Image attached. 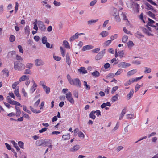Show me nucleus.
<instances>
[{
  "label": "nucleus",
  "instance_id": "obj_1",
  "mask_svg": "<svg viewBox=\"0 0 158 158\" xmlns=\"http://www.w3.org/2000/svg\"><path fill=\"white\" fill-rule=\"evenodd\" d=\"M16 62L14 63V68L15 70L18 71H21L25 69L24 65L21 63L16 64Z\"/></svg>",
  "mask_w": 158,
  "mask_h": 158
},
{
  "label": "nucleus",
  "instance_id": "obj_2",
  "mask_svg": "<svg viewBox=\"0 0 158 158\" xmlns=\"http://www.w3.org/2000/svg\"><path fill=\"white\" fill-rule=\"evenodd\" d=\"M70 84L72 85H75L79 87H80L81 85V82L78 78L73 79Z\"/></svg>",
  "mask_w": 158,
  "mask_h": 158
},
{
  "label": "nucleus",
  "instance_id": "obj_3",
  "mask_svg": "<svg viewBox=\"0 0 158 158\" xmlns=\"http://www.w3.org/2000/svg\"><path fill=\"white\" fill-rule=\"evenodd\" d=\"M66 97L67 100L71 103L73 104L74 103V100L72 97V94L71 92H69L66 94Z\"/></svg>",
  "mask_w": 158,
  "mask_h": 158
},
{
  "label": "nucleus",
  "instance_id": "obj_4",
  "mask_svg": "<svg viewBox=\"0 0 158 158\" xmlns=\"http://www.w3.org/2000/svg\"><path fill=\"white\" fill-rule=\"evenodd\" d=\"M37 24L39 26L40 29L42 31H44L46 30V27L43 22L39 20L37 22Z\"/></svg>",
  "mask_w": 158,
  "mask_h": 158
},
{
  "label": "nucleus",
  "instance_id": "obj_5",
  "mask_svg": "<svg viewBox=\"0 0 158 158\" xmlns=\"http://www.w3.org/2000/svg\"><path fill=\"white\" fill-rule=\"evenodd\" d=\"M105 52V49H104L98 53L95 57V59L97 60H98L101 59L103 57Z\"/></svg>",
  "mask_w": 158,
  "mask_h": 158
},
{
  "label": "nucleus",
  "instance_id": "obj_6",
  "mask_svg": "<svg viewBox=\"0 0 158 158\" xmlns=\"http://www.w3.org/2000/svg\"><path fill=\"white\" fill-rule=\"evenodd\" d=\"M35 64L36 66L43 65L44 64V62L40 59H37L35 60Z\"/></svg>",
  "mask_w": 158,
  "mask_h": 158
},
{
  "label": "nucleus",
  "instance_id": "obj_7",
  "mask_svg": "<svg viewBox=\"0 0 158 158\" xmlns=\"http://www.w3.org/2000/svg\"><path fill=\"white\" fill-rule=\"evenodd\" d=\"M130 64L125 62H121L119 64V66L120 67L123 68H126L130 66Z\"/></svg>",
  "mask_w": 158,
  "mask_h": 158
},
{
  "label": "nucleus",
  "instance_id": "obj_8",
  "mask_svg": "<svg viewBox=\"0 0 158 158\" xmlns=\"http://www.w3.org/2000/svg\"><path fill=\"white\" fill-rule=\"evenodd\" d=\"M16 52L15 51L10 52L8 53L7 56L8 58H13L16 55Z\"/></svg>",
  "mask_w": 158,
  "mask_h": 158
},
{
  "label": "nucleus",
  "instance_id": "obj_9",
  "mask_svg": "<svg viewBox=\"0 0 158 158\" xmlns=\"http://www.w3.org/2000/svg\"><path fill=\"white\" fill-rule=\"evenodd\" d=\"M94 48V47L90 45H88L83 47L82 50L83 51H85L86 50H89L92 49Z\"/></svg>",
  "mask_w": 158,
  "mask_h": 158
},
{
  "label": "nucleus",
  "instance_id": "obj_10",
  "mask_svg": "<svg viewBox=\"0 0 158 158\" xmlns=\"http://www.w3.org/2000/svg\"><path fill=\"white\" fill-rule=\"evenodd\" d=\"M78 70L80 73H81L82 74H86L87 73L85 68L84 67H81Z\"/></svg>",
  "mask_w": 158,
  "mask_h": 158
},
{
  "label": "nucleus",
  "instance_id": "obj_11",
  "mask_svg": "<svg viewBox=\"0 0 158 158\" xmlns=\"http://www.w3.org/2000/svg\"><path fill=\"white\" fill-rule=\"evenodd\" d=\"M137 72V69H133L129 71H128L127 73V75L128 76H130L135 74V73H136Z\"/></svg>",
  "mask_w": 158,
  "mask_h": 158
},
{
  "label": "nucleus",
  "instance_id": "obj_12",
  "mask_svg": "<svg viewBox=\"0 0 158 158\" xmlns=\"http://www.w3.org/2000/svg\"><path fill=\"white\" fill-rule=\"evenodd\" d=\"M142 31L144 33L147 34L148 36H153V35L151 33V31H148V30L146 28H142Z\"/></svg>",
  "mask_w": 158,
  "mask_h": 158
},
{
  "label": "nucleus",
  "instance_id": "obj_13",
  "mask_svg": "<svg viewBox=\"0 0 158 158\" xmlns=\"http://www.w3.org/2000/svg\"><path fill=\"white\" fill-rule=\"evenodd\" d=\"M15 108L16 110V113L15 114V116H16L17 117H18L20 116L21 114V111L19 108V107H18L15 106Z\"/></svg>",
  "mask_w": 158,
  "mask_h": 158
},
{
  "label": "nucleus",
  "instance_id": "obj_14",
  "mask_svg": "<svg viewBox=\"0 0 158 158\" xmlns=\"http://www.w3.org/2000/svg\"><path fill=\"white\" fill-rule=\"evenodd\" d=\"M134 93V90L133 89H131L129 93L127 95V100H129L132 96Z\"/></svg>",
  "mask_w": 158,
  "mask_h": 158
},
{
  "label": "nucleus",
  "instance_id": "obj_15",
  "mask_svg": "<svg viewBox=\"0 0 158 158\" xmlns=\"http://www.w3.org/2000/svg\"><path fill=\"white\" fill-rule=\"evenodd\" d=\"M78 38V33H76L75 34L71 36L69 39V40L70 41H74L75 39H77Z\"/></svg>",
  "mask_w": 158,
  "mask_h": 158
},
{
  "label": "nucleus",
  "instance_id": "obj_16",
  "mask_svg": "<svg viewBox=\"0 0 158 158\" xmlns=\"http://www.w3.org/2000/svg\"><path fill=\"white\" fill-rule=\"evenodd\" d=\"M29 79V78L26 75H23L20 77L19 81L20 83V82L23 81L25 80H28Z\"/></svg>",
  "mask_w": 158,
  "mask_h": 158
},
{
  "label": "nucleus",
  "instance_id": "obj_17",
  "mask_svg": "<svg viewBox=\"0 0 158 158\" xmlns=\"http://www.w3.org/2000/svg\"><path fill=\"white\" fill-rule=\"evenodd\" d=\"M66 61L67 64L70 66L71 64V61L70 59L69 54L68 53L66 55Z\"/></svg>",
  "mask_w": 158,
  "mask_h": 158
},
{
  "label": "nucleus",
  "instance_id": "obj_18",
  "mask_svg": "<svg viewBox=\"0 0 158 158\" xmlns=\"http://www.w3.org/2000/svg\"><path fill=\"white\" fill-rule=\"evenodd\" d=\"M37 85L36 84H33L32 86L31 87L30 91L31 93H32L36 90Z\"/></svg>",
  "mask_w": 158,
  "mask_h": 158
},
{
  "label": "nucleus",
  "instance_id": "obj_19",
  "mask_svg": "<svg viewBox=\"0 0 158 158\" xmlns=\"http://www.w3.org/2000/svg\"><path fill=\"white\" fill-rule=\"evenodd\" d=\"M126 108H124L123 109L120 114V115L119 117V119L121 120L123 118L124 116V114H125L126 111Z\"/></svg>",
  "mask_w": 158,
  "mask_h": 158
},
{
  "label": "nucleus",
  "instance_id": "obj_20",
  "mask_svg": "<svg viewBox=\"0 0 158 158\" xmlns=\"http://www.w3.org/2000/svg\"><path fill=\"white\" fill-rule=\"evenodd\" d=\"M98 21V19H92L87 21V23L89 25H91L96 23Z\"/></svg>",
  "mask_w": 158,
  "mask_h": 158
},
{
  "label": "nucleus",
  "instance_id": "obj_21",
  "mask_svg": "<svg viewBox=\"0 0 158 158\" xmlns=\"http://www.w3.org/2000/svg\"><path fill=\"white\" fill-rule=\"evenodd\" d=\"M63 44L65 48L68 49H70V47L68 42L66 40H64L63 42Z\"/></svg>",
  "mask_w": 158,
  "mask_h": 158
},
{
  "label": "nucleus",
  "instance_id": "obj_22",
  "mask_svg": "<svg viewBox=\"0 0 158 158\" xmlns=\"http://www.w3.org/2000/svg\"><path fill=\"white\" fill-rule=\"evenodd\" d=\"M118 96L119 95L118 94H117L113 96L111 98V101L113 102L117 101L118 99Z\"/></svg>",
  "mask_w": 158,
  "mask_h": 158
},
{
  "label": "nucleus",
  "instance_id": "obj_23",
  "mask_svg": "<svg viewBox=\"0 0 158 158\" xmlns=\"http://www.w3.org/2000/svg\"><path fill=\"white\" fill-rule=\"evenodd\" d=\"M92 75L96 77H98L100 76L99 73L97 71H95L91 73Z\"/></svg>",
  "mask_w": 158,
  "mask_h": 158
},
{
  "label": "nucleus",
  "instance_id": "obj_24",
  "mask_svg": "<svg viewBox=\"0 0 158 158\" xmlns=\"http://www.w3.org/2000/svg\"><path fill=\"white\" fill-rule=\"evenodd\" d=\"M30 108L31 110L33 113H39L41 112V111L33 108L32 106H30Z\"/></svg>",
  "mask_w": 158,
  "mask_h": 158
},
{
  "label": "nucleus",
  "instance_id": "obj_25",
  "mask_svg": "<svg viewBox=\"0 0 158 158\" xmlns=\"http://www.w3.org/2000/svg\"><path fill=\"white\" fill-rule=\"evenodd\" d=\"M84 86H85V89L86 90H89L90 89V85L87 84V82L86 81H84Z\"/></svg>",
  "mask_w": 158,
  "mask_h": 158
},
{
  "label": "nucleus",
  "instance_id": "obj_26",
  "mask_svg": "<svg viewBox=\"0 0 158 158\" xmlns=\"http://www.w3.org/2000/svg\"><path fill=\"white\" fill-rule=\"evenodd\" d=\"M108 32L106 31H104L100 33V35L102 37H105L108 35Z\"/></svg>",
  "mask_w": 158,
  "mask_h": 158
},
{
  "label": "nucleus",
  "instance_id": "obj_27",
  "mask_svg": "<svg viewBox=\"0 0 158 158\" xmlns=\"http://www.w3.org/2000/svg\"><path fill=\"white\" fill-rule=\"evenodd\" d=\"M80 148L79 146L76 145L74 146L73 148L71 149V151L72 152L78 150Z\"/></svg>",
  "mask_w": 158,
  "mask_h": 158
},
{
  "label": "nucleus",
  "instance_id": "obj_28",
  "mask_svg": "<svg viewBox=\"0 0 158 158\" xmlns=\"http://www.w3.org/2000/svg\"><path fill=\"white\" fill-rule=\"evenodd\" d=\"M3 74L5 75L6 77L9 76V71L6 68H4L2 71Z\"/></svg>",
  "mask_w": 158,
  "mask_h": 158
},
{
  "label": "nucleus",
  "instance_id": "obj_29",
  "mask_svg": "<svg viewBox=\"0 0 158 158\" xmlns=\"http://www.w3.org/2000/svg\"><path fill=\"white\" fill-rule=\"evenodd\" d=\"M11 142L17 151H19L20 150L19 148L17 146V143H16L15 141H11Z\"/></svg>",
  "mask_w": 158,
  "mask_h": 158
},
{
  "label": "nucleus",
  "instance_id": "obj_30",
  "mask_svg": "<svg viewBox=\"0 0 158 158\" xmlns=\"http://www.w3.org/2000/svg\"><path fill=\"white\" fill-rule=\"evenodd\" d=\"M95 114V112H94V111H92L89 114V117L90 118L93 119H94L95 118L96 116L94 114Z\"/></svg>",
  "mask_w": 158,
  "mask_h": 158
},
{
  "label": "nucleus",
  "instance_id": "obj_31",
  "mask_svg": "<svg viewBox=\"0 0 158 158\" xmlns=\"http://www.w3.org/2000/svg\"><path fill=\"white\" fill-rule=\"evenodd\" d=\"M121 15L123 17V20H127L128 23H129V21L128 20L127 17L126 16V14L122 12L121 14Z\"/></svg>",
  "mask_w": 158,
  "mask_h": 158
},
{
  "label": "nucleus",
  "instance_id": "obj_32",
  "mask_svg": "<svg viewBox=\"0 0 158 158\" xmlns=\"http://www.w3.org/2000/svg\"><path fill=\"white\" fill-rule=\"evenodd\" d=\"M113 12L114 14H113V15L114 17L118 16L119 15L118 12L117 10L116 9L114 8L113 9Z\"/></svg>",
  "mask_w": 158,
  "mask_h": 158
},
{
  "label": "nucleus",
  "instance_id": "obj_33",
  "mask_svg": "<svg viewBox=\"0 0 158 158\" xmlns=\"http://www.w3.org/2000/svg\"><path fill=\"white\" fill-rule=\"evenodd\" d=\"M148 20L149 22H148L147 25L148 26H152V24L154 23H155V22L154 21L151 19H150L148 18Z\"/></svg>",
  "mask_w": 158,
  "mask_h": 158
},
{
  "label": "nucleus",
  "instance_id": "obj_34",
  "mask_svg": "<svg viewBox=\"0 0 158 158\" xmlns=\"http://www.w3.org/2000/svg\"><path fill=\"white\" fill-rule=\"evenodd\" d=\"M60 50L61 55L63 57H64L65 56V50L62 47H60Z\"/></svg>",
  "mask_w": 158,
  "mask_h": 158
},
{
  "label": "nucleus",
  "instance_id": "obj_35",
  "mask_svg": "<svg viewBox=\"0 0 158 158\" xmlns=\"http://www.w3.org/2000/svg\"><path fill=\"white\" fill-rule=\"evenodd\" d=\"M47 38L44 36L42 38V42L43 44H45L47 42Z\"/></svg>",
  "mask_w": 158,
  "mask_h": 158
},
{
  "label": "nucleus",
  "instance_id": "obj_36",
  "mask_svg": "<svg viewBox=\"0 0 158 158\" xmlns=\"http://www.w3.org/2000/svg\"><path fill=\"white\" fill-rule=\"evenodd\" d=\"M128 39V37L127 36L125 35L123 36L122 39V41L123 42L126 43L127 42Z\"/></svg>",
  "mask_w": 158,
  "mask_h": 158
},
{
  "label": "nucleus",
  "instance_id": "obj_37",
  "mask_svg": "<svg viewBox=\"0 0 158 158\" xmlns=\"http://www.w3.org/2000/svg\"><path fill=\"white\" fill-rule=\"evenodd\" d=\"M43 88L45 89L46 93L47 94H49L50 92V88L49 87H47L46 86L45 87V88Z\"/></svg>",
  "mask_w": 158,
  "mask_h": 158
},
{
  "label": "nucleus",
  "instance_id": "obj_38",
  "mask_svg": "<svg viewBox=\"0 0 158 158\" xmlns=\"http://www.w3.org/2000/svg\"><path fill=\"white\" fill-rule=\"evenodd\" d=\"M145 70L144 71V72L145 73H149L151 72V69L150 68L145 67Z\"/></svg>",
  "mask_w": 158,
  "mask_h": 158
},
{
  "label": "nucleus",
  "instance_id": "obj_39",
  "mask_svg": "<svg viewBox=\"0 0 158 158\" xmlns=\"http://www.w3.org/2000/svg\"><path fill=\"white\" fill-rule=\"evenodd\" d=\"M23 110L25 111L28 113L31 114V111L27 109V107L26 106L23 105Z\"/></svg>",
  "mask_w": 158,
  "mask_h": 158
},
{
  "label": "nucleus",
  "instance_id": "obj_40",
  "mask_svg": "<svg viewBox=\"0 0 158 158\" xmlns=\"http://www.w3.org/2000/svg\"><path fill=\"white\" fill-rule=\"evenodd\" d=\"M146 6L147 7H146V9H148V10H151L153 9V7L152 6H151L150 4H149L148 3H147L146 4Z\"/></svg>",
  "mask_w": 158,
  "mask_h": 158
},
{
  "label": "nucleus",
  "instance_id": "obj_41",
  "mask_svg": "<svg viewBox=\"0 0 158 158\" xmlns=\"http://www.w3.org/2000/svg\"><path fill=\"white\" fill-rule=\"evenodd\" d=\"M127 46L129 48H131L134 46V44L131 41H129L127 43Z\"/></svg>",
  "mask_w": 158,
  "mask_h": 158
},
{
  "label": "nucleus",
  "instance_id": "obj_42",
  "mask_svg": "<svg viewBox=\"0 0 158 158\" xmlns=\"http://www.w3.org/2000/svg\"><path fill=\"white\" fill-rule=\"evenodd\" d=\"M33 65V64L28 63L26 64V67L28 69H31Z\"/></svg>",
  "mask_w": 158,
  "mask_h": 158
},
{
  "label": "nucleus",
  "instance_id": "obj_43",
  "mask_svg": "<svg viewBox=\"0 0 158 158\" xmlns=\"http://www.w3.org/2000/svg\"><path fill=\"white\" fill-rule=\"evenodd\" d=\"M115 74L113 73H109L107 76V77L110 78H113L115 77Z\"/></svg>",
  "mask_w": 158,
  "mask_h": 158
},
{
  "label": "nucleus",
  "instance_id": "obj_44",
  "mask_svg": "<svg viewBox=\"0 0 158 158\" xmlns=\"http://www.w3.org/2000/svg\"><path fill=\"white\" fill-rule=\"evenodd\" d=\"M25 32L26 34H29L30 32L29 27L28 26H26L24 28Z\"/></svg>",
  "mask_w": 158,
  "mask_h": 158
},
{
  "label": "nucleus",
  "instance_id": "obj_45",
  "mask_svg": "<svg viewBox=\"0 0 158 158\" xmlns=\"http://www.w3.org/2000/svg\"><path fill=\"white\" fill-rule=\"evenodd\" d=\"M133 83L132 80L131 79H129V81H127L125 84L124 85L126 86H127L130 85L131 83Z\"/></svg>",
  "mask_w": 158,
  "mask_h": 158
},
{
  "label": "nucleus",
  "instance_id": "obj_46",
  "mask_svg": "<svg viewBox=\"0 0 158 158\" xmlns=\"http://www.w3.org/2000/svg\"><path fill=\"white\" fill-rule=\"evenodd\" d=\"M19 146L22 149H24V143L22 141H19L18 143Z\"/></svg>",
  "mask_w": 158,
  "mask_h": 158
},
{
  "label": "nucleus",
  "instance_id": "obj_47",
  "mask_svg": "<svg viewBox=\"0 0 158 158\" xmlns=\"http://www.w3.org/2000/svg\"><path fill=\"white\" fill-rule=\"evenodd\" d=\"M19 81H17V82H15L12 85V88L13 89H16L15 88L16 86L19 84Z\"/></svg>",
  "mask_w": 158,
  "mask_h": 158
},
{
  "label": "nucleus",
  "instance_id": "obj_48",
  "mask_svg": "<svg viewBox=\"0 0 158 158\" xmlns=\"http://www.w3.org/2000/svg\"><path fill=\"white\" fill-rule=\"evenodd\" d=\"M53 4L56 6H58L61 5V3L60 2H57L56 0L54 1Z\"/></svg>",
  "mask_w": 158,
  "mask_h": 158
},
{
  "label": "nucleus",
  "instance_id": "obj_49",
  "mask_svg": "<svg viewBox=\"0 0 158 158\" xmlns=\"http://www.w3.org/2000/svg\"><path fill=\"white\" fill-rule=\"evenodd\" d=\"M147 14L153 18H154L155 16V15L151 12L150 11L147 12Z\"/></svg>",
  "mask_w": 158,
  "mask_h": 158
},
{
  "label": "nucleus",
  "instance_id": "obj_50",
  "mask_svg": "<svg viewBox=\"0 0 158 158\" xmlns=\"http://www.w3.org/2000/svg\"><path fill=\"white\" fill-rule=\"evenodd\" d=\"M9 40L11 42H14L15 40V36L13 35H11L10 37Z\"/></svg>",
  "mask_w": 158,
  "mask_h": 158
},
{
  "label": "nucleus",
  "instance_id": "obj_51",
  "mask_svg": "<svg viewBox=\"0 0 158 158\" xmlns=\"http://www.w3.org/2000/svg\"><path fill=\"white\" fill-rule=\"evenodd\" d=\"M123 72V70L122 69H119L115 73V75L118 76L120 75Z\"/></svg>",
  "mask_w": 158,
  "mask_h": 158
},
{
  "label": "nucleus",
  "instance_id": "obj_52",
  "mask_svg": "<svg viewBox=\"0 0 158 158\" xmlns=\"http://www.w3.org/2000/svg\"><path fill=\"white\" fill-rule=\"evenodd\" d=\"M111 42L110 40L106 41L104 43V45L106 46H108Z\"/></svg>",
  "mask_w": 158,
  "mask_h": 158
},
{
  "label": "nucleus",
  "instance_id": "obj_53",
  "mask_svg": "<svg viewBox=\"0 0 158 158\" xmlns=\"http://www.w3.org/2000/svg\"><path fill=\"white\" fill-rule=\"evenodd\" d=\"M118 56L120 58H122L124 55V52L123 51H119L118 52Z\"/></svg>",
  "mask_w": 158,
  "mask_h": 158
},
{
  "label": "nucleus",
  "instance_id": "obj_54",
  "mask_svg": "<svg viewBox=\"0 0 158 158\" xmlns=\"http://www.w3.org/2000/svg\"><path fill=\"white\" fill-rule=\"evenodd\" d=\"M118 37V35L117 34H114L111 36L110 39L111 40H113L116 39Z\"/></svg>",
  "mask_w": 158,
  "mask_h": 158
},
{
  "label": "nucleus",
  "instance_id": "obj_55",
  "mask_svg": "<svg viewBox=\"0 0 158 158\" xmlns=\"http://www.w3.org/2000/svg\"><path fill=\"white\" fill-rule=\"evenodd\" d=\"M40 101V99L39 98L34 104V106L35 107H37L38 105L39 104Z\"/></svg>",
  "mask_w": 158,
  "mask_h": 158
},
{
  "label": "nucleus",
  "instance_id": "obj_56",
  "mask_svg": "<svg viewBox=\"0 0 158 158\" xmlns=\"http://www.w3.org/2000/svg\"><path fill=\"white\" fill-rule=\"evenodd\" d=\"M67 78L69 83H71L73 79L71 78V76L69 74H67Z\"/></svg>",
  "mask_w": 158,
  "mask_h": 158
},
{
  "label": "nucleus",
  "instance_id": "obj_57",
  "mask_svg": "<svg viewBox=\"0 0 158 158\" xmlns=\"http://www.w3.org/2000/svg\"><path fill=\"white\" fill-rule=\"evenodd\" d=\"M24 74H31V71L29 69H26L24 73Z\"/></svg>",
  "mask_w": 158,
  "mask_h": 158
},
{
  "label": "nucleus",
  "instance_id": "obj_58",
  "mask_svg": "<svg viewBox=\"0 0 158 158\" xmlns=\"http://www.w3.org/2000/svg\"><path fill=\"white\" fill-rule=\"evenodd\" d=\"M78 136L80 138L82 137L83 138H84L85 137L84 134L81 131L78 132Z\"/></svg>",
  "mask_w": 158,
  "mask_h": 158
},
{
  "label": "nucleus",
  "instance_id": "obj_59",
  "mask_svg": "<svg viewBox=\"0 0 158 158\" xmlns=\"http://www.w3.org/2000/svg\"><path fill=\"white\" fill-rule=\"evenodd\" d=\"M16 59L17 60H18L19 61H22L23 60V59L21 57V56L18 55H16Z\"/></svg>",
  "mask_w": 158,
  "mask_h": 158
},
{
  "label": "nucleus",
  "instance_id": "obj_60",
  "mask_svg": "<svg viewBox=\"0 0 158 158\" xmlns=\"http://www.w3.org/2000/svg\"><path fill=\"white\" fill-rule=\"evenodd\" d=\"M100 50V49L99 48H97L92 50V52L93 53H97Z\"/></svg>",
  "mask_w": 158,
  "mask_h": 158
},
{
  "label": "nucleus",
  "instance_id": "obj_61",
  "mask_svg": "<svg viewBox=\"0 0 158 158\" xmlns=\"http://www.w3.org/2000/svg\"><path fill=\"white\" fill-rule=\"evenodd\" d=\"M18 48L19 50V52L21 53H23V50L22 48V46L20 45H19L18 46Z\"/></svg>",
  "mask_w": 158,
  "mask_h": 158
},
{
  "label": "nucleus",
  "instance_id": "obj_62",
  "mask_svg": "<svg viewBox=\"0 0 158 158\" xmlns=\"http://www.w3.org/2000/svg\"><path fill=\"white\" fill-rule=\"evenodd\" d=\"M110 64L109 63H107L105 64L103 67L105 69H107L110 67Z\"/></svg>",
  "mask_w": 158,
  "mask_h": 158
},
{
  "label": "nucleus",
  "instance_id": "obj_63",
  "mask_svg": "<svg viewBox=\"0 0 158 158\" xmlns=\"http://www.w3.org/2000/svg\"><path fill=\"white\" fill-rule=\"evenodd\" d=\"M73 94L74 96L77 98H78V94L77 91H74L73 92Z\"/></svg>",
  "mask_w": 158,
  "mask_h": 158
},
{
  "label": "nucleus",
  "instance_id": "obj_64",
  "mask_svg": "<svg viewBox=\"0 0 158 158\" xmlns=\"http://www.w3.org/2000/svg\"><path fill=\"white\" fill-rule=\"evenodd\" d=\"M118 87L117 86H115L112 88V90L111 91V93L113 94L116 90L118 89Z\"/></svg>",
  "mask_w": 158,
  "mask_h": 158
}]
</instances>
